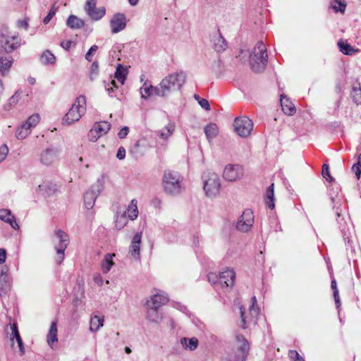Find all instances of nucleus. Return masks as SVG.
I'll return each instance as SVG.
<instances>
[{
    "mask_svg": "<svg viewBox=\"0 0 361 361\" xmlns=\"http://www.w3.org/2000/svg\"><path fill=\"white\" fill-rule=\"evenodd\" d=\"M331 288L333 290L334 298L335 300V303H336V307L338 308L341 306V300H340V297H339L338 290L337 288V283H336V281L335 279H333L331 281Z\"/></svg>",
    "mask_w": 361,
    "mask_h": 361,
    "instance_id": "44",
    "label": "nucleus"
},
{
    "mask_svg": "<svg viewBox=\"0 0 361 361\" xmlns=\"http://www.w3.org/2000/svg\"><path fill=\"white\" fill-rule=\"evenodd\" d=\"M243 176V169L240 165L229 164L224 169L223 177L228 181H235Z\"/></svg>",
    "mask_w": 361,
    "mask_h": 361,
    "instance_id": "10",
    "label": "nucleus"
},
{
    "mask_svg": "<svg viewBox=\"0 0 361 361\" xmlns=\"http://www.w3.org/2000/svg\"><path fill=\"white\" fill-rule=\"evenodd\" d=\"M280 101L282 110L286 114L292 116L295 113L296 109L294 104L286 96L281 95Z\"/></svg>",
    "mask_w": 361,
    "mask_h": 361,
    "instance_id": "22",
    "label": "nucleus"
},
{
    "mask_svg": "<svg viewBox=\"0 0 361 361\" xmlns=\"http://www.w3.org/2000/svg\"><path fill=\"white\" fill-rule=\"evenodd\" d=\"M104 319L103 317L94 315L91 317L90 330L92 332L97 331L103 326Z\"/></svg>",
    "mask_w": 361,
    "mask_h": 361,
    "instance_id": "34",
    "label": "nucleus"
},
{
    "mask_svg": "<svg viewBox=\"0 0 361 361\" xmlns=\"http://www.w3.org/2000/svg\"><path fill=\"white\" fill-rule=\"evenodd\" d=\"M340 189L338 186L334 188L332 186L329 188V196L333 203L335 202L336 199L338 197Z\"/></svg>",
    "mask_w": 361,
    "mask_h": 361,
    "instance_id": "52",
    "label": "nucleus"
},
{
    "mask_svg": "<svg viewBox=\"0 0 361 361\" xmlns=\"http://www.w3.org/2000/svg\"><path fill=\"white\" fill-rule=\"evenodd\" d=\"M47 343L51 348L54 343L58 341L57 338V325L55 321L52 322L50 326L49 333L47 336Z\"/></svg>",
    "mask_w": 361,
    "mask_h": 361,
    "instance_id": "29",
    "label": "nucleus"
},
{
    "mask_svg": "<svg viewBox=\"0 0 361 361\" xmlns=\"http://www.w3.org/2000/svg\"><path fill=\"white\" fill-rule=\"evenodd\" d=\"M100 137V134L98 133V131L92 126L91 130H90L88 133V138L92 142L97 141Z\"/></svg>",
    "mask_w": 361,
    "mask_h": 361,
    "instance_id": "53",
    "label": "nucleus"
},
{
    "mask_svg": "<svg viewBox=\"0 0 361 361\" xmlns=\"http://www.w3.org/2000/svg\"><path fill=\"white\" fill-rule=\"evenodd\" d=\"M175 126L171 123H169L161 130L157 132V135L163 140H167L174 132Z\"/></svg>",
    "mask_w": 361,
    "mask_h": 361,
    "instance_id": "37",
    "label": "nucleus"
},
{
    "mask_svg": "<svg viewBox=\"0 0 361 361\" xmlns=\"http://www.w3.org/2000/svg\"><path fill=\"white\" fill-rule=\"evenodd\" d=\"M204 133L208 140H212L219 133V129L216 124L210 123L204 127Z\"/></svg>",
    "mask_w": 361,
    "mask_h": 361,
    "instance_id": "36",
    "label": "nucleus"
},
{
    "mask_svg": "<svg viewBox=\"0 0 361 361\" xmlns=\"http://www.w3.org/2000/svg\"><path fill=\"white\" fill-rule=\"evenodd\" d=\"M8 147L6 145H2L0 147V163H1L7 157Z\"/></svg>",
    "mask_w": 361,
    "mask_h": 361,
    "instance_id": "55",
    "label": "nucleus"
},
{
    "mask_svg": "<svg viewBox=\"0 0 361 361\" xmlns=\"http://www.w3.org/2000/svg\"><path fill=\"white\" fill-rule=\"evenodd\" d=\"M346 5L338 0L335 1V4L333 6L334 9L338 12L341 11L343 13L345 11Z\"/></svg>",
    "mask_w": 361,
    "mask_h": 361,
    "instance_id": "58",
    "label": "nucleus"
},
{
    "mask_svg": "<svg viewBox=\"0 0 361 361\" xmlns=\"http://www.w3.org/2000/svg\"><path fill=\"white\" fill-rule=\"evenodd\" d=\"M210 39L212 42L213 47L216 51L221 52L226 49L227 44L219 29L213 31L210 34Z\"/></svg>",
    "mask_w": 361,
    "mask_h": 361,
    "instance_id": "16",
    "label": "nucleus"
},
{
    "mask_svg": "<svg viewBox=\"0 0 361 361\" xmlns=\"http://www.w3.org/2000/svg\"><path fill=\"white\" fill-rule=\"evenodd\" d=\"M0 219L8 224L15 230H18L19 228V226L16 222L15 216L11 214V212L9 209H0Z\"/></svg>",
    "mask_w": 361,
    "mask_h": 361,
    "instance_id": "20",
    "label": "nucleus"
},
{
    "mask_svg": "<svg viewBox=\"0 0 361 361\" xmlns=\"http://www.w3.org/2000/svg\"><path fill=\"white\" fill-rule=\"evenodd\" d=\"M128 218L126 212H117L114 220L116 228L118 231L123 228L128 224Z\"/></svg>",
    "mask_w": 361,
    "mask_h": 361,
    "instance_id": "31",
    "label": "nucleus"
},
{
    "mask_svg": "<svg viewBox=\"0 0 361 361\" xmlns=\"http://www.w3.org/2000/svg\"><path fill=\"white\" fill-rule=\"evenodd\" d=\"M110 26L113 34H116L124 30L126 27V16L121 13H115L110 20Z\"/></svg>",
    "mask_w": 361,
    "mask_h": 361,
    "instance_id": "11",
    "label": "nucleus"
},
{
    "mask_svg": "<svg viewBox=\"0 0 361 361\" xmlns=\"http://www.w3.org/2000/svg\"><path fill=\"white\" fill-rule=\"evenodd\" d=\"M125 157H126V149L123 147H120L118 149V152L116 154V157L119 160H122L125 158Z\"/></svg>",
    "mask_w": 361,
    "mask_h": 361,
    "instance_id": "64",
    "label": "nucleus"
},
{
    "mask_svg": "<svg viewBox=\"0 0 361 361\" xmlns=\"http://www.w3.org/2000/svg\"><path fill=\"white\" fill-rule=\"evenodd\" d=\"M236 339L238 343L236 361H245L250 350L249 343L243 336H237Z\"/></svg>",
    "mask_w": 361,
    "mask_h": 361,
    "instance_id": "15",
    "label": "nucleus"
},
{
    "mask_svg": "<svg viewBox=\"0 0 361 361\" xmlns=\"http://www.w3.org/2000/svg\"><path fill=\"white\" fill-rule=\"evenodd\" d=\"M20 44V39L18 36H13L11 38H8L6 39V42L4 45H2V48L4 50L1 51L7 53V54H9V53L15 51L17 49Z\"/></svg>",
    "mask_w": 361,
    "mask_h": 361,
    "instance_id": "19",
    "label": "nucleus"
},
{
    "mask_svg": "<svg viewBox=\"0 0 361 361\" xmlns=\"http://www.w3.org/2000/svg\"><path fill=\"white\" fill-rule=\"evenodd\" d=\"M322 176L329 182L331 183L334 181V178L330 174L329 166L328 164H324L322 165Z\"/></svg>",
    "mask_w": 361,
    "mask_h": 361,
    "instance_id": "49",
    "label": "nucleus"
},
{
    "mask_svg": "<svg viewBox=\"0 0 361 361\" xmlns=\"http://www.w3.org/2000/svg\"><path fill=\"white\" fill-rule=\"evenodd\" d=\"M146 318L151 322L159 323L162 319V315L159 312V309L151 307H146Z\"/></svg>",
    "mask_w": 361,
    "mask_h": 361,
    "instance_id": "25",
    "label": "nucleus"
},
{
    "mask_svg": "<svg viewBox=\"0 0 361 361\" xmlns=\"http://www.w3.org/2000/svg\"><path fill=\"white\" fill-rule=\"evenodd\" d=\"M105 89L107 91L110 97H114L113 93L114 92L115 90L118 88V86L116 85V81L114 80H111L109 82H105Z\"/></svg>",
    "mask_w": 361,
    "mask_h": 361,
    "instance_id": "48",
    "label": "nucleus"
},
{
    "mask_svg": "<svg viewBox=\"0 0 361 361\" xmlns=\"http://www.w3.org/2000/svg\"><path fill=\"white\" fill-rule=\"evenodd\" d=\"M6 334L9 336L10 340L13 342L14 339L16 340L19 350L20 352V355H23L25 353V348L23 345V341L20 336L18 326L16 323H13V324H8L6 329Z\"/></svg>",
    "mask_w": 361,
    "mask_h": 361,
    "instance_id": "13",
    "label": "nucleus"
},
{
    "mask_svg": "<svg viewBox=\"0 0 361 361\" xmlns=\"http://www.w3.org/2000/svg\"><path fill=\"white\" fill-rule=\"evenodd\" d=\"M13 59L6 52L0 51V71L2 74H5L10 69Z\"/></svg>",
    "mask_w": 361,
    "mask_h": 361,
    "instance_id": "21",
    "label": "nucleus"
},
{
    "mask_svg": "<svg viewBox=\"0 0 361 361\" xmlns=\"http://www.w3.org/2000/svg\"><path fill=\"white\" fill-rule=\"evenodd\" d=\"M115 256L114 254L108 253L105 255L102 262V271L104 274L108 273L114 264L112 259Z\"/></svg>",
    "mask_w": 361,
    "mask_h": 361,
    "instance_id": "32",
    "label": "nucleus"
},
{
    "mask_svg": "<svg viewBox=\"0 0 361 361\" xmlns=\"http://www.w3.org/2000/svg\"><path fill=\"white\" fill-rule=\"evenodd\" d=\"M66 25L71 29H80L85 25V22L76 16L71 15L67 19Z\"/></svg>",
    "mask_w": 361,
    "mask_h": 361,
    "instance_id": "30",
    "label": "nucleus"
},
{
    "mask_svg": "<svg viewBox=\"0 0 361 361\" xmlns=\"http://www.w3.org/2000/svg\"><path fill=\"white\" fill-rule=\"evenodd\" d=\"M168 301L167 295L164 292L159 291V293H154L147 300L145 306L159 309L162 305L166 304Z\"/></svg>",
    "mask_w": 361,
    "mask_h": 361,
    "instance_id": "12",
    "label": "nucleus"
},
{
    "mask_svg": "<svg viewBox=\"0 0 361 361\" xmlns=\"http://www.w3.org/2000/svg\"><path fill=\"white\" fill-rule=\"evenodd\" d=\"M129 133V128L126 126L122 128L118 133V136L121 139L125 138Z\"/></svg>",
    "mask_w": 361,
    "mask_h": 361,
    "instance_id": "62",
    "label": "nucleus"
},
{
    "mask_svg": "<svg viewBox=\"0 0 361 361\" xmlns=\"http://www.w3.org/2000/svg\"><path fill=\"white\" fill-rule=\"evenodd\" d=\"M11 279L9 276H0V291L3 294H7L11 289Z\"/></svg>",
    "mask_w": 361,
    "mask_h": 361,
    "instance_id": "41",
    "label": "nucleus"
},
{
    "mask_svg": "<svg viewBox=\"0 0 361 361\" xmlns=\"http://www.w3.org/2000/svg\"><path fill=\"white\" fill-rule=\"evenodd\" d=\"M87 14L90 16V18L93 20H99L102 19L106 14V8L104 6L99 8H94L91 11H90Z\"/></svg>",
    "mask_w": 361,
    "mask_h": 361,
    "instance_id": "33",
    "label": "nucleus"
},
{
    "mask_svg": "<svg viewBox=\"0 0 361 361\" xmlns=\"http://www.w3.org/2000/svg\"><path fill=\"white\" fill-rule=\"evenodd\" d=\"M182 178L177 171L165 170L162 178V185L166 193L177 195L181 192Z\"/></svg>",
    "mask_w": 361,
    "mask_h": 361,
    "instance_id": "4",
    "label": "nucleus"
},
{
    "mask_svg": "<svg viewBox=\"0 0 361 361\" xmlns=\"http://www.w3.org/2000/svg\"><path fill=\"white\" fill-rule=\"evenodd\" d=\"M353 101L357 104H361V88L360 87H353L350 93Z\"/></svg>",
    "mask_w": 361,
    "mask_h": 361,
    "instance_id": "43",
    "label": "nucleus"
},
{
    "mask_svg": "<svg viewBox=\"0 0 361 361\" xmlns=\"http://www.w3.org/2000/svg\"><path fill=\"white\" fill-rule=\"evenodd\" d=\"M185 80L186 75L182 71L166 76L158 85L159 88V90H157L158 97H167L172 92L180 90L185 84Z\"/></svg>",
    "mask_w": 361,
    "mask_h": 361,
    "instance_id": "1",
    "label": "nucleus"
},
{
    "mask_svg": "<svg viewBox=\"0 0 361 361\" xmlns=\"http://www.w3.org/2000/svg\"><path fill=\"white\" fill-rule=\"evenodd\" d=\"M208 281L213 285H219V276L215 273H209L207 275Z\"/></svg>",
    "mask_w": 361,
    "mask_h": 361,
    "instance_id": "56",
    "label": "nucleus"
},
{
    "mask_svg": "<svg viewBox=\"0 0 361 361\" xmlns=\"http://www.w3.org/2000/svg\"><path fill=\"white\" fill-rule=\"evenodd\" d=\"M267 47L262 41L258 42L250 56V64L253 71L260 73L264 71L267 64Z\"/></svg>",
    "mask_w": 361,
    "mask_h": 361,
    "instance_id": "2",
    "label": "nucleus"
},
{
    "mask_svg": "<svg viewBox=\"0 0 361 361\" xmlns=\"http://www.w3.org/2000/svg\"><path fill=\"white\" fill-rule=\"evenodd\" d=\"M142 239V233L138 232L133 237L129 247L128 253L135 259H139L140 257V244Z\"/></svg>",
    "mask_w": 361,
    "mask_h": 361,
    "instance_id": "17",
    "label": "nucleus"
},
{
    "mask_svg": "<svg viewBox=\"0 0 361 361\" xmlns=\"http://www.w3.org/2000/svg\"><path fill=\"white\" fill-rule=\"evenodd\" d=\"M55 14L56 9L54 7H52L49 11L48 14L43 19L44 24H48Z\"/></svg>",
    "mask_w": 361,
    "mask_h": 361,
    "instance_id": "59",
    "label": "nucleus"
},
{
    "mask_svg": "<svg viewBox=\"0 0 361 361\" xmlns=\"http://www.w3.org/2000/svg\"><path fill=\"white\" fill-rule=\"evenodd\" d=\"M20 94L21 92L16 91V93L9 99L8 104L4 106V109L6 110H9L11 106L16 104L18 102Z\"/></svg>",
    "mask_w": 361,
    "mask_h": 361,
    "instance_id": "45",
    "label": "nucleus"
},
{
    "mask_svg": "<svg viewBox=\"0 0 361 361\" xmlns=\"http://www.w3.org/2000/svg\"><path fill=\"white\" fill-rule=\"evenodd\" d=\"M127 213L128 217L131 220H134L137 217L138 210L136 200H131L130 204L128 207Z\"/></svg>",
    "mask_w": 361,
    "mask_h": 361,
    "instance_id": "40",
    "label": "nucleus"
},
{
    "mask_svg": "<svg viewBox=\"0 0 361 361\" xmlns=\"http://www.w3.org/2000/svg\"><path fill=\"white\" fill-rule=\"evenodd\" d=\"M288 356L290 359L293 361H305V360L299 355V353L294 350H289Z\"/></svg>",
    "mask_w": 361,
    "mask_h": 361,
    "instance_id": "54",
    "label": "nucleus"
},
{
    "mask_svg": "<svg viewBox=\"0 0 361 361\" xmlns=\"http://www.w3.org/2000/svg\"><path fill=\"white\" fill-rule=\"evenodd\" d=\"M235 133L242 137H247L250 135L253 128L252 120L246 116L236 118L233 122Z\"/></svg>",
    "mask_w": 361,
    "mask_h": 361,
    "instance_id": "7",
    "label": "nucleus"
},
{
    "mask_svg": "<svg viewBox=\"0 0 361 361\" xmlns=\"http://www.w3.org/2000/svg\"><path fill=\"white\" fill-rule=\"evenodd\" d=\"M57 157V151L54 148H48L40 155V161L45 166L51 165Z\"/></svg>",
    "mask_w": 361,
    "mask_h": 361,
    "instance_id": "18",
    "label": "nucleus"
},
{
    "mask_svg": "<svg viewBox=\"0 0 361 361\" xmlns=\"http://www.w3.org/2000/svg\"><path fill=\"white\" fill-rule=\"evenodd\" d=\"M337 44L340 51L345 55L352 56L359 51L358 49H355L350 44L343 40H339Z\"/></svg>",
    "mask_w": 361,
    "mask_h": 361,
    "instance_id": "28",
    "label": "nucleus"
},
{
    "mask_svg": "<svg viewBox=\"0 0 361 361\" xmlns=\"http://www.w3.org/2000/svg\"><path fill=\"white\" fill-rule=\"evenodd\" d=\"M40 61L44 65L54 64L56 57L49 50H45L40 56Z\"/></svg>",
    "mask_w": 361,
    "mask_h": 361,
    "instance_id": "39",
    "label": "nucleus"
},
{
    "mask_svg": "<svg viewBox=\"0 0 361 361\" xmlns=\"http://www.w3.org/2000/svg\"><path fill=\"white\" fill-rule=\"evenodd\" d=\"M99 75V63L97 61H94L91 66L90 78L92 81Z\"/></svg>",
    "mask_w": 361,
    "mask_h": 361,
    "instance_id": "50",
    "label": "nucleus"
},
{
    "mask_svg": "<svg viewBox=\"0 0 361 361\" xmlns=\"http://www.w3.org/2000/svg\"><path fill=\"white\" fill-rule=\"evenodd\" d=\"M39 114H33L30 116L27 120L23 123V128H27L28 130L35 127L39 121Z\"/></svg>",
    "mask_w": 361,
    "mask_h": 361,
    "instance_id": "42",
    "label": "nucleus"
},
{
    "mask_svg": "<svg viewBox=\"0 0 361 361\" xmlns=\"http://www.w3.org/2000/svg\"><path fill=\"white\" fill-rule=\"evenodd\" d=\"M251 300H252V306L250 307V313L251 314H255L256 315L258 314L259 312V310L257 308H255V305H256L257 303V299H256V297L255 296H253L252 298H251Z\"/></svg>",
    "mask_w": 361,
    "mask_h": 361,
    "instance_id": "61",
    "label": "nucleus"
},
{
    "mask_svg": "<svg viewBox=\"0 0 361 361\" xmlns=\"http://www.w3.org/2000/svg\"><path fill=\"white\" fill-rule=\"evenodd\" d=\"M86 98L83 95L78 97L71 107L63 116L62 123L70 126L78 122L86 112Z\"/></svg>",
    "mask_w": 361,
    "mask_h": 361,
    "instance_id": "3",
    "label": "nucleus"
},
{
    "mask_svg": "<svg viewBox=\"0 0 361 361\" xmlns=\"http://www.w3.org/2000/svg\"><path fill=\"white\" fill-rule=\"evenodd\" d=\"M204 190L209 197H216L220 192L221 180L219 176L214 172H206L202 176Z\"/></svg>",
    "mask_w": 361,
    "mask_h": 361,
    "instance_id": "5",
    "label": "nucleus"
},
{
    "mask_svg": "<svg viewBox=\"0 0 361 361\" xmlns=\"http://www.w3.org/2000/svg\"><path fill=\"white\" fill-rule=\"evenodd\" d=\"M98 49V46L97 45H92L90 49L88 50V51L85 54V59L87 60L88 61H91L92 60V54L93 52H95L97 51Z\"/></svg>",
    "mask_w": 361,
    "mask_h": 361,
    "instance_id": "60",
    "label": "nucleus"
},
{
    "mask_svg": "<svg viewBox=\"0 0 361 361\" xmlns=\"http://www.w3.org/2000/svg\"><path fill=\"white\" fill-rule=\"evenodd\" d=\"M180 343L185 350L193 351L197 348L199 341L195 337L190 338L183 337L180 338Z\"/></svg>",
    "mask_w": 361,
    "mask_h": 361,
    "instance_id": "23",
    "label": "nucleus"
},
{
    "mask_svg": "<svg viewBox=\"0 0 361 361\" xmlns=\"http://www.w3.org/2000/svg\"><path fill=\"white\" fill-rule=\"evenodd\" d=\"M352 169L355 172L357 178H360L361 174V164L357 163L353 164Z\"/></svg>",
    "mask_w": 361,
    "mask_h": 361,
    "instance_id": "63",
    "label": "nucleus"
},
{
    "mask_svg": "<svg viewBox=\"0 0 361 361\" xmlns=\"http://www.w3.org/2000/svg\"><path fill=\"white\" fill-rule=\"evenodd\" d=\"M38 190L39 192H43L44 195L51 196L58 190V186L55 183H44L41 185H39Z\"/></svg>",
    "mask_w": 361,
    "mask_h": 361,
    "instance_id": "26",
    "label": "nucleus"
},
{
    "mask_svg": "<svg viewBox=\"0 0 361 361\" xmlns=\"http://www.w3.org/2000/svg\"><path fill=\"white\" fill-rule=\"evenodd\" d=\"M159 90V86H153L152 85L147 86L146 82L144 83L142 87H140L141 97L143 99H147L148 97L155 95L158 96L157 90Z\"/></svg>",
    "mask_w": 361,
    "mask_h": 361,
    "instance_id": "24",
    "label": "nucleus"
},
{
    "mask_svg": "<svg viewBox=\"0 0 361 361\" xmlns=\"http://www.w3.org/2000/svg\"><path fill=\"white\" fill-rule=\"evenodd\" d=\"M97 0H87L85 5V11L88 13L90 11L96 7Z\"/></svg>",
    "mask_w": 361,
    "mask_h": 361,
    "instance_id": "57",
    "label": "nucleus"
},
{
    "mask_svg": "<svg viewBox=\"0 0 361 361\" xmlns=\"http://www.w3.org/2000/svg\"><path fill=\"white\" fill-rule=\"evenodd\" d=\"M254 223V214L251 209H245L238 218L235 227L238 231L247 232L251 229Z\"/></svg>",
    "mask_w": 361,
    "mask_h": 361,
    "instance_id": "9",
    "label": "nucleus"
},
{
    "mask_svg": "<svg viewBox=\"0 0 361 361\" xmlns=\"http://www.w3.org/2000/svg\"><path fill=\"white\" fill-rule=\"evenodd\" d=\"M114 74L115 78L118 80V81L120 82L121 85H123L128 74L127 67H124L121 64H118Z\"/></svg>",
    "mask_w": 361,
    "mask_h": 361,
    "instance_id": "35",
    "label": "nucleus"
},
{
    "mask_svg": "<svg viewBox=\"0 0 361 361\" xmlns=\"http://www.w3.org/2000/svg\"><path fill=\"white\" fill-rule=\"evenodd\" d=\"M194 99L198 102L200 106L206 111L210 110V105L206 99L201 98L198 94H194Z\"/></svg>",
    "mask_w": 361,
    "mask_h": 361,
    "instance_id": "47",
    "label": "nucleus"
},
{
    "mask_svg": "<svg viewBox=\"0 0 361 361\" xmlns=\"http://www.w3.org/2000/svg\"><path fill=\"white\" fill-rule=\"evenodd\" d=\"M30 130H28L27 128H23V124L21 127L16 130V135L18 139L23 140L25 138L30 134Z\"/></svg>",
    "mask_w": 361,
    "mask_h": 361,
    "instance_id": "46",
    "label": "nucleus"
},
{
    "mask_svg": "<svg viewBox=\"0 0 361 361\" xmlns=\"http://www.w3.org/2000/svg\"><path fill=\"white\" fill-rule=\"evenodd\" d=\"M140 146V142L139 140L136 141L133 146L130 149L131 154L135 157L136 158H138L141 156H142L143 153L140 151L139 148Z\"/></svg>",
    "mask_w": 361,
    "mask_h": 361,
    "instance_id": "51",
    "label": "nucleus"
},
{
    "mask_svg": "<svg viewBox=\"0 0 361 361\" xmlns=\"http://www.w3.org/2000/svg\"><path fill=\"white\" fill-rule=\"evenodd\" d=\"M111 124L107 121L96 122L93 127L98 131L101 136L106 134L111 128Z\"/></svg>",
    "mask_w": 361,
    "mask_h": 361,
    "instance_id": "38",
    "label": "nucleus"
},
{
    "mask_svg": "<svg viewBox=\"0 0 361 361\" xmlns=\"http://www.w3.org/2000/svg\"><path fill=\"white\" fill-rule=\"evenodd\" d=\"M235 273L233 269H227L219 276V283L221 288L232 287L234 284Z\"/></svg>",
    "mask_w": 361,
    "mask_h": 361,
    "instance_id": "14",
    "label": "nucleus"
},
{
    "mask_svg": "<svg viewBox=\"0 0 361 361\" xmlns=\"http://www.w3.org/2000/svg\"><path fill=\"white\" fill-rule=\"evenodd\" d=\"M104 177L102 176L92 185L84 195V204L87 209L93 208L95 200L104 189Z\"/></svg>",
    "mask_w": 361,
    "mask_h": 361,
    "instance_id": "6",
    "label": "nucleus"
},
{
    "mask_svg": "<svg viewBox=\"0 0 361 361\" xmlns=\"http://www.w3.org/2000/svg\"><path fill=\"white\" fill-rule=\"evenodd\" d=\"M56 235L59 240V244L55 247L56 251V261L58 264H61L64 259V252L69 244V237L62 230H57Z\"/></svg>",
    "mask_w": 361,
    "mask_h": 361,
    "instance_id": "8",
    "label": "nucleus"
},
{
    "mask_svg": "<svg viewBox=\"0 0 361 361\" xmlns=\"http://www.w3.org/2000/svg\"><path fill=\"white\" fill-rule=\"evenodd\" d=\"M265 201L267 206L271 209H274V184L271 183L266 190Z\"/></svg>",
    "mask_w": 361,
    "mask_h": 361,
    "instance_id": "27",
    "label": "nucleus"
}]
</instances>
